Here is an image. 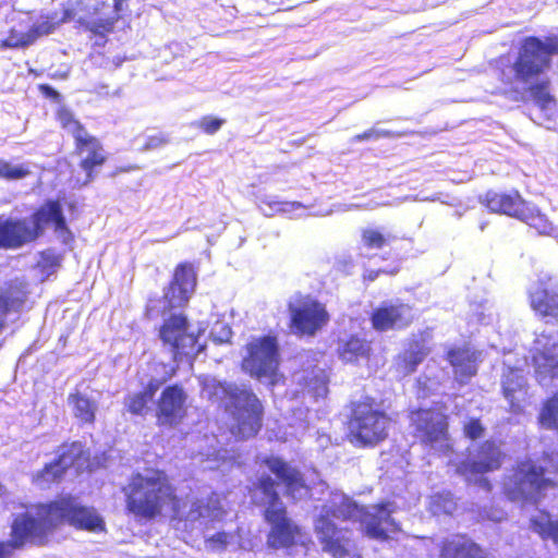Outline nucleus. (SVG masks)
<instances>
[{"instance_id": "23", "label": "nucleus", "mask_w": 558, "mask_h": 558, "mask_svg": "<svg viewBox=\"0 0 558 558\" xmlns=\"http://www.w3.org/2000/svg\"><path fill=\"white\" fill-rule=\"evenodd\" d=\"M33 242H36V240L27 219H0V248L16 250Z\"/></svg>"}, {"instance_id": "4", "label": "nucleus", "mask_w": 558, "mask_h": 558, "mask_svg": "<svg viewBox=\"0 0 558 558\" xmlns=\"http://www.w3.org/2000/svg\"><path fill=\"white\" fill-rule=\"evenodd\" d=\"M347 410L344 438L354 448H374L389 437L392 418L374 397L351 400Z\"/></svg>"}, {"instance_id": "40", "label": "nucleus", "mask_w": 558, "mask_h": 558, "mask_svg": "<svg viewBox=\"0 0 558 558\" xmlns=\"http://www.w3.org/2000/svg\"><path fill=\"white\" fill-rule=\"evenodd\" d=\"M151 401L141 391L130 393L124 399L126 411L132 415L144 416Z\"/></svg>"}, {"instance_id": "27", "label": "nucleus", "mask_w": 558, "mask_h": 558, "mask_svg": "<svg viewBox=\"0 0 558 558\" xmlns=\"http://www.w3.org/2000/svg\"><path fill=\"white\" fill-rule=\"evenodd\" d=\"M530 305L532 310L544 318H551L558 322V292L538 287L530 293Z\"/></svg>"}, {"instance_id": "18", "label": "nucleus", "mask_w": 558, "mask_h": 558, "mask_svg": "<svg viewBox=\"0 0 558 558\" xmlns=\"http://www.w3.org/2000/svg\"><path fill=\"white\" fill-rule=\"evenodd\" d=\"M504 459L505 453L496 441L487 439L477 446L474 458L465 459L458 464L457 472L466 477L486 474L499 470Z\"/></svg>"}, {"instance_id": "39", "label": "nucleus", "mask_w": 558, "mask_h": 558, "mask_svg": "<svg viewBox=\"0 0 558 558\" xmlns=\"http://www.w3.org/2000/svg\"><path fill=\"white\" fill-rule=\"evenodd\" d=\"M57 12H52L47 15H41L40 21L35 23L31 28V35L34 36V43L43 36H47L53 33L58 27Z\"/></svg>"}, {"instance_id": "49", "label": "nucleus", "mask_w": 558, "mask_h": 558, "mask_svg": "<svg viewBox=\"0 0 558 558\" xmlns=\"http://www.w3.org/2000/svg\"><path fill=\"white\" fill-rule=\"evenodd\" d=\"M168 143H169V137L165 133L160 132L157 134L148 135L145 138L143 148L145 150H153V149L159 148Z\"/></svg>"}, {"instance_id": "20", "label": "nucleus", "mask_w": 558, "mask_h": 558, "mask_svg": "<svg viewBox=\"0 0 558 558\" xmlns=\"http://www.w3.org/2000/svg\"><path fill=\"white\" fill-rule=\"evenodd\" d=\"M314 531L324 551L333 558L345 556L350 538L343 535L341 529L337 527L329 512L320 513L315 519Z\"/></svg>"}, {"instance_id": "44", "label": "nucleus", "mask_w": 558, "mask_h": 558, "mask_svg": "<svg viewBox=\"0 0 558 558\" xmlns=\"http://www.w3.org/2000/svg\"><path fill=\"white\" fill-rule=\"evenodd\" d=\"M83 0H68L61 4L60 15L57 12V21L59 25L74 21L77 14L83 10Z\"/></svg>"}, {"instance_id": "55", "label": "nucleus", "mask_w": 558, "mask_h": 558, "mask_svg": "<svg viewBox=\"0 0 558 558\" xmlns=\"http://www.w3.org/2000/svg\"><path fill=\"white\" fill-rule=\"evenodd\" d=\"M546 366L550 368L553 376L558 377V360L554 363H547Z\"/></svg>"}, {"instance_id": "53", "label": "nucleus", "mask_w": 558, "mask_h": 558, "mask_svg": "<svg viewBox=\"0 0 558 558\" xmlns=\"http://www.w3.org/2000/svg\"><path fill=\"white\" fill-rule=\"evenodd\" d=\"M204 508V502L203 500L201 499H195L193 502H192V507H191V510H190V515H191V519L192 520H196L198 519L199 517L203 515V510Z\"/></svg>"}, {"instance_id": "41", "label": "nucleus", "mask_w": 558, "mask_h": 558, "mask_svg": "<svg viewBox=\"0 0 558 558\" xmlns=\"http://www.w3.org/2000/svg\"><path fill=\"white\" fill-rule=\"evenodd\" d=\"M31 174L26 165H12L10 161L0 158V179L7 181L21 180Z\"/></svg>"}, {"instance_id": "59", "label": "nucleus", "mask_w": 558, "mask_h": 558, "mask_svg": "<svg viewBox=\"0 0 558 558\" xmlns=\"http://www.w3.org/2000/svg\"><path fill=\"white\" fill-rule=\"evenodd\" d=\"M70 208H72V209L75 208V204H73V203L70 204Z\"/></svg>"}, {"instance_id": "52", "label": "nucleus", "mask_w": 558, "mask_h": 558, "mask_svg": "<svg viewBox=\"0 0 558 558\" xmlns=\"http://www.w3.org/2000/svg\"><path fill=\"white\" fill-rule=\"evenodd\" d=\"M160 386V383L157 380H150L146 385V387L141 390L142 393H144L150 401H153L155 393L157 392L158 388Z\"/></svg>"}, {"instance_id": "30", "label": "nucleus", "mask_w": 558, "mask_h": 558, "mask_svg": "<svg viewBox=\"0 0 558 558\" xmlns=\"http://www.w3.org/2000/svg\"><path fill=\"white\" fill-rule=\"evenodd\" d=\"M56 459L68 471L86 462L88 453L84 450V445L81 441H64L57 448Z\"/></svg>"}, {"instance_id": "10", "label": "nucleus", "mask_w": 558, "mask_h": 558, "mask_svg": "<svg viewBox=\"0 0 558 558\" xmlns=\"http://www.w3.org/2000/svg\"><path fill=\"white\" fill-rule=\"evenodd\" d=\"M230 399L236 409L231 434L238 440L255 437L263 426L264 407L260 400L250 389H235Z\"/></svg>"}, {"instance_id": "45", "label": "nucleus", "mask_w": 558, "mask_h": 558, "mask_svg": "<svg viewBox=\"0 0 558 558\" xmlns=\"http://www.w3.org/2000/svg\"><path fill=\"white\" fill-rule=\"evenodd\" d=\"M34 43V36L31 35L29 29L25 33L10 29L8 36L2 41L3 47L8 48H23Z\"/></svg>"}, {"instance_id": "21", "label": "nucleus", "mask_w": 558, "mask_h": 558, "mask_svg": "<svg viewBox=\"0 0 558 558\" xmlns=\"http://www.w3.org/2000/svg\"><path fill=\"white\" fill-rule=\"evenodd\" d=\"M482 204L490 213L519 219L523 214V209H525L527 202L517 190L508 192L488 190L482 198Z\"/></svg>"}, {"instance_id": "16", "label": "nucleus", "mask_w": 558, "mask_h": 558, "mask_svg": "<svg viewBox=\"0 0 558 558\" xmlns=\"http://www.w3.org/2000/svg\"><path fill=\"white\" fill-rule=\"evenodd\" d=\"M27 221L36 241L45 233V229L49 225L52 226L57 234L73 239L59 199H46L31 214Z\"/></svg>"}, {"instance_id": "34", "label": "nucleus", "mask_w": 558, "mask_h": 558, "mask_svg": "<svg viewBox=\"0 0 558 558\" xmlns=\"http://www.w3.org/2000/svg\"><path fill=\"white\" fill-rule=\"evenodd\" d=\"M397 239L391 233H385L378 228H364L361 230V243L367 250H383Z\"/></svg>"}, {"instance_id": "46", "label": "nucleus", "mask_w": 558, "mask_h": 558, "mask_svg": "<svg viewBox=\"0 0 558 558\" xmlns=\"http://www.w3.org/2000/svg\"><path fill=\"white\" fill-rule=\"evenodd\" d=\"M226 123V120L222 118L214 117V116H204L198 119L194 125L207 135H214L217 133L222 125Z\"/></svg>"}, {"instance_id": "22", "label": "nucleus", "mask_w": 558, "mask_h": 558, "mask_svg": "<svg viewBox=\"0 0 558 558\" xmlns=\"http://www.w3.org/2000/svg\"><path fill=\"white\" fill-rule=\"evenodd\" d=\"M337 356L344 364L368 363L374 356L372 341L359 333H350L337 340Z\"/></svg>"}, {"instance_id": "5", "label": "nucleus", "mask_w": 558, "mask_h": 558, "mask_svg": "<svg viewBox=\"0 0 558 558\" xmlns=\"http://www.w3.org/2000/svg\"><path fill=\"white\" fill-rule=\"evenodd\" d=\"M557 54L558 36L549 35L544 39L537 36L525 37L511 66L514 80L527 84L544 76L551 68L553 57Z\"/></svg>"}, {"instance_id": "57", "label": "nucleus", "mask_w": 558, "mask_h": 558, "mask_svg": "<svg viewBox=\"0 0 558 558\" xmlns=\"http://www.w3.org/2000/svg\"><path fill=\"white\" fill-rule=\"evenodd\" d=\"M480 484H481V486H483L487 490L492 489V485H490L489 481L486 480V478L481 480Z\"/></svg>"}, {"instance_id": "56", "label": "nucleus", "mask_w": 558, "mask_h": 558, "mask_svg": "<svg viewBox=\"0 0 558 558\" xmlns=\"http://www.w3.org/2000/svg\"><path fill=\"white\" fill-rule=\"evenodd\" d=\"M439 501H449V502H451V499L445 497L441 494H438V495L435 496V504L437 505Z\"/></svg>"}, {"instance_id": "6", "label": "nucleus", "mask_w": 558, "mask_h": 558, "mask_svg": "<svg viewBox=\"0 0 558 558\" xmlns=\"http://www.w3.org/2000/svg\"><path fill=\"white\" fill-rule=\"evenodd\" d=\"M158 338L174 362L193 361L204 350L201 332L193 328L183 313H171L158 327Z\"/></svg>"}, {"instance_id": "12", "label": "nucleus", "mask_w": 558, "mask_h": 558, "mask_svg": "<svg viewBox=\"0 0 558 558\" xmlns=\"http://www.w3.org/2000/svg\"><path fill=\"white\" fill-rule=\"evenodd\" d=\"M189 395L180 384L166 386L155 405L156 425L161 428H175L187 417Z\"/></svg>"}, {"instance_id": "47", "label": "nucleus", "mask_w": 558, "mask_h": 558, "mask_svg": "<svg viewBox=\"0 0 558 558\" xmlns=\"http://www.w3.org/2000/svg\"><path fill=\"white\" fill-rule=\"evenodd\" d=\"M462 432L464 437L468 439L477 440L485 435V427L483 426L481 418L471 417L464 423Z\"/></svg>"}, {"instance_id": "26", "label": "nucleus", "mask_w": 558, "mask_h": 558, "mask_svg": "<svg viewBox=\"0 0 558 558\" xmlns=\"http://www.w3.org/2000/svg\"><path fill=\"white\" fill-rule=\"evenodd\" d=\"M26 300L27 291L22 283H9L0 292V333L5 328L8 314L21 312Z\"/></svg>"}, {"instance_id": "7", "label": "nucleus", "mask_w": 558, "mask_h": 558, "mask_svg": "<svg viewBox=\"0 0 558 558\" xmlns=\"http://www.w3.org/2000/svg\"><path fill=\"white\" fill-rule=\"evenodd\" d=\"M408 416L412 435L421 445L442 446L450 440V417L444 402L412 409Z\"/></svg>"}, {"instance_id": "38", "label": "nucleus", "mask_w": 558, "mask_h": 558, "mask_svg": "<svg viewBox=\"0 0 558 558\" xmlns=\"http://www.w3.org/2000/svg\"><path fill=\"white\" fill-rule=\"evenodd\" d=\"M538 420L547 428L558 429V392L544 402Z\"/></svg>"}, {"instance_id": "29", "label": "nucleus", "mask_w": 558, "mask_h": 558, "mask_svg": "<svg viewBox=\"0 0 558 558\" xmlns=\"http://www.w3.org/2000/svg\"><path fill=\"white\" fill-rule=\"evenodd\" d=\"M429 353L428 347L424 340H413L410 342L409 348L397 357L398 368L404 374L415 372L418 364Z\"/></svg>"}, {"instance_id": "31", "label": "nucleus", "mask_w": 558, "mask_h": 558, "mask_svg": "<svg viewBox=\"0 0 558 558\" xmlns=\"http://www.w3.org/2000/svg\"><path fill=\"white\" fill-rule=\"evenodd\" d=\"M447 361L454 372L464 377L476 374V359L474 352L468 348H451L447 352Z\"/></svg>"}, {"instance_id": "13", "label": "nucleus", "mask_w": 558, "mask_h": 558, "mask_svg": "<svg viewBox=\"0 0 558 558\" xmlns=\"http://www.w3.org/2000/svg\"><path fill=\"white\" fill-rule=\"evenodd\" d=\"M129 0H113L110 4L106 1H97L86 17L76 20L77 26L89 32L92 37L106 38L111 34L116 24L121 20L122 13L126 10Z\"/></svg>"}, {"instance_id": "3", "label": "nucleus", "mask_w": 558, "mask_h": 558, "mask_svg": "<svg viewBox=\"0 0 558 558\" xmlns=\"http://www.w3.org/2000/svg\"><path fill=\"white\" fill-rule=\"evenodd\" d=\"M558 463L549 454L517 461L502 480V494L510 501L538 505L547 492L558 487Z\"/></svg>"}, {"instance_id": "9", "label": "nucleus", "mask_w": 558, "mask_h": 558, "mask_svg": "<svg viewBox=\"0 0 558 558\" xmlns=\"http://www.w3.org/2000/svg\"><path fill=\"white\" fill-rule=\"evenodd\" d=\"M280 353L278 339L274 335L253 338L246 344V355L242 360L243 369L252 377L275 378L278 374Z\"/></svg>"}, {"instance_id": "8", "label": "nucleus", "mask_w": 558, "mask_h": 558, "mask_svg": "<svg viewBox=\"0 0 558 558\" xmlns=\"http://www.w3.org/2000/svg\"><path fill=\"white\" fill-rule=\"evenodd\" d=\"M263 518L269 525L266 536L269 548L277 550L307 546L310 542L307 533L289 517L286 506L266 507Z\"/></svg>"}, {"instance_id": "25", "label": "nucleus", "mask_w": 558, "mask_h": 558, "mask_svg": "<svg viewBox=\"0 0 558 558\" xmlns=\"http://www.w3.org/2000/svg\"><path fill=\"white\" fill-rule=\"evenodd\" d=\"M263 463L283 483L287 496L294 497L301 489L306 488L302 473L283 459L266 457Z\"/></svg>"}, {"instance_id": "11", "label": "nucleus", "mask_w": 558, "mask_h": 558, "mask_svg": "<svg viewBox=\"0 0 558 558\" xmlns=\"http://www.w3.org/2000/svg\"><path fill=\"white\" fill-rule=\"evenodd\" d=\"M289 329L299 337H314L330 320L326 305L306 295L289 304Z\"/></svg>"}, {"instance_id": "48", "label": "nucleus", "mask_w": 558, "mask_h": 558, "mask_svg": "<svg viewBox=\"0 0 558 558\" xmlns=\"http://www.w3.org/2000/svg\"><path fill=\"white\" fill-rule=\"evenodd\" d=\"M211 550H223L229 543V534L226 532H217L206 541Z\"/></svg>"}, {"instance_id": "37", "label": "nucleus", "mask_w": 558, "mask_h": 558, "mask_svg": "<svg viewBox=\"0 0 558 558\" xmlns=\"http://www.w3.org/2000/svg\"><path fill=\"white\" fill-rule=\"evenodd\" d=\"M519 220L524 221L530 227L534 228L538 233H547L551 229V223L547 217L531 206L529 202L525 206V209H523V214L520 216Z\"/></svg>"}, {"instance_id": "32", "label": "nucleus", "mask_w": 558, "mask_h": 558, "mask_svg": "<svg viewBox=\"0 0 558 558\" xmlns=\"http://www.w3.org/2000/svg\"><path fill=\"white\" fill-rule=\"evenodd\" d=\"M530 526L542 539H551L558 545V519L551 521L548 511L541 510L537 517L531 518Z\"/></svg>"}, {"instance_id": "51", "label": "nucleus", "mask_w": 558, "mask_h": 558, "mask_svg": "<svg viewBox=\"0 0 558 558\" xmlns=\"http://www.w3.org/2000/svg\"><path fill=\"white\" fill-rule=\"evenodd\" d=\"M38 90L47 98H50L52 100L59 101L60 100V94L58 90H56L53 87H51L48 84H39Z\"/></svg>"}, {"instance_id": "43", "label": "nucleus", "mask_w": 558, "mask_h": 558, "mask_svg": "<svg viewBox=\"0 0 558 558\" xmlns=\"http://www.w3.org/2000/svg\"><path fill=\"white\" fill-rule=\"evenodd\" d=\"M62 259L61 254H56L49 251L41 252L37 266L43 274L50 276L60 268Z\"/></svg>"}, {"instance_id": "50", "label": "nucleus", "mask_w": 558, "mask_h": 558, "mask_svg": "<svg viewBox=\"0 0 558 558\" xmlns=\"http://www.w3.org/2000/svg\"><path fill=\"white\" fill-rule=\"evenodd\" d=\"M391 133L386 130H376V129H368L362 133H359L353 136V142H363L368 140H377L380 137H389Z\"/></svg>"}, {"instance_id": "19", "label": "nucleus", "mask_w": 558, "mask_h": 558, "mask_svg": "<svg viewBox=\"0 0 558 558\" xmlns=\"http://www.w3.org/2000/svg\"><path fill=\"white\" fill-rule=\"evenodd\" d=\"M74 153L83 156L78 166L85 173L83 185H86L95 180L97 169L107 162L106 149L98 137L88 134L74 144Z\"/></svg>"}, {"instance_id": "24", "label": "nucleus", "mask_w": 558, "mask_h": 558, "mask_svg": "<svg viewBox=\"0 0 558 558\" xmlns=\"http://www.w3.org/2000/svg\"><path fill=\"white\" fill-rule=\"evenodd\" d=\"M439 558H490L486 549L466 534H456L439 544Z\"/></svg>"}, {"instance_id": "36", "label": "nucleus", "mask_w": 558, "mask_h": 558, "mask_svg": "<svg viewBox=\"0 0 558 558\" xmlns=\"http://www.w3.org/2000/svg\"><path fill=\"white\" fill-rule=\"evenodd\" d=\"M58 120L62 129L66 130L73 137L74 144L90 134L86 128L69 110H61Z\"/></svg>"}, {"instance_id": "15", "label": "nucleus", "mask_w": 558, "mask_h": 558, "mask_svg": "<svg viewBox=\"0 0 558 558\" xmlns=\"http://www.w3.org/2000/svg\"><path fill=\"white\" fill-rule=\"evenodd\" d=\"M374 511L360 509V522L364 525L365 534L373 539L388 541L390 534L401 532L400 523L392 518L393 506L389 501H381L373 507Z\"/></svg>"}, {"instance_id": "58", "label": "nucleus", "mask_w": 558, "mask_h": 558, "mask_svg": "<svg viewBox=\"0 0 558 558\" xmlns=\"http://www.w3.org/2000/svg\"><path fill=\"white\" fill-rule=\"evenodd\" d=\"M378 274H379V270H376V271L375 270H371L369 271V280H374L377 277Z\"/></svg>"}, {"instance_id": "14", "label": "nucleus", "mask_w": 558, "mask_h": 558, "mask_svg": "<svg viewBox=\"0 0 558 558\" xmlns=\"http://www.w3.org/2000/svg\"><path fill=\"white\" fill-rule=\"evenodd\" d=\"M368 319L372 329L381 333L409 328L415 320V314L409 303L385 301L371 311Z\"/></svg>"}, {"instance_id": "1", "label": "nucleus", "mask_w": 558, "mask_h": 558, "mask_svg": "<svg viewBox=\"0 0 558 558\" xmlns=\"http://www.w3.org/2000/svg\"><path fill=\"white\" fill-rule=\"evenodd\" d=\"M64 523L89 532L106 530L105 521L95 508L80 504L71 494L60 495L46 502L33 504L13 518L10 539L0 541V558H10L14 550L27 544H48L49 536Z\"/></svg>"}, {"instance_id": "2", "label": "nucleus", "mask_w": 558, "mask_h": 558, "mask_svg": "<svg viewBox=\"0 0 558 558\" xmlns=\"http://www.w3.org/2000/svg\"><path fill=\"white\" fill-rule=\"evenodd\" d=\"M124 510L135 521L154 522L162 517L182 521L187 497L178 494L173 478L163 469L134 471L122 486Z\"/></svg>"}, {"instance_id": "35", "label": "nucleus", "mask_w": 558, "mask_h": 558, "mask_svg": "<svg viewBox=\"0 0 558 558\" xmlns=\"http://www.w3.org/2000/svg\"><path fill=\"white\" fill-rule=\"evenodd\" d=\"M526 92L536 106L546 109L551 102L554 97L550 94V81L548 78H537L526 84Z\"/></svg>"}, {"instance_id": "54", "label": "nucleus", "mask_w": 558, "mask_h": 558, "mask_svg": "<svg viewBox=\"0 0 558 558\" xmlns=\"http://www.w3.org/2000/svg\"><path fill=\"white\" fill-rule=\"evenodd\" d=\"M514 391H515L514 388L508 386L507 384H504L502 392H504L505 398H507L508 400H511L514 397Z\"/></svg>"}, {"instance_id": "42", "label": "nucleus", "mask_w": 558, "mask_h": 558, "mask_svg": "<svg viewBox=\"0 0 558 558\" xmlns=\"http://www.w3.org/2000/svg\"><path fill=\"white\" fill-rule=\"evenodd\" d=\"M260 492L268 498L266 507L284 506L276 490V482L269 475H263L257 483Z\"/></svg>"}, {"instance_id": "17", "label": "nucleus", "mask_w": 558, "mask_h": 558, "mask_svg": "<svg viewBox=\"0 0 558 558\" xmlns=\"http://www.w3.org/2000/svg\"><path fill=\"white\" fill-rule=\"evenodd\" d=\"M196 286V274L189 263H180L172 279L163 289L162 300L167 311L184 307Z\"/></svg>"}, {"instance_id": "33", "label": "nucleus", "mask_w": 558, "mask_h": 558, "mask_svg": "<svg viewBox=\"0 0 558 558\" xmlns=\"http://www.w3.org/2000/svg\"><path fill=\"white\" fill-rule=\"evenodd\" d=\"M65 473L64 466L54 458L33 475V483L41 486L58 484L63 480Z\"/></svg>"}, {"instance_id": "28", "label": "nucleus", "mask_w": 558, "mask_h": 558, "mask_svg": "<svg viewBox=\"0 0 558 558\" xmlns=\"http://www.w3.org/2000/svg\"><path fill=\"white\" fill-rule=\"evenodd\" d=\"M68 403L80 425L92 426L95 424L97 403L92 398L75 389L69 393Z\"/></svg>"}]
</instances>
